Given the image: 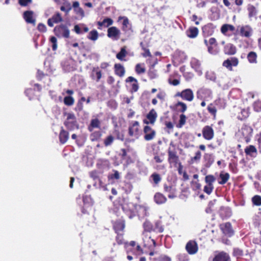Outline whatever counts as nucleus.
Here are the masks:
<instances>
[{"label": "nucleus", "instance_id": "864d4df0", "mask_svg": "<svg viewBox=\"0 0 261 261\" xmlns=\"http://www.w3.org/2000/svg\"><path fill=\"white\" fill-rule=\"evenodd\" d=\"M254 110L259 112L261 111V100H258L255 101L253 104Z\"/></svg>", "mask_w": 261, "mask_h": 261}, {"label": "nucleus", "instance_id": "2f4dec72", "mask_svg": "<svg viewBox=\"0 0 261 261\" xmlns=\"http://www.w3.org/2000/svg\"><path fill=\"white\" fill-rule=\"evenodd\" d=\"M113 23V20L110 18H105L102 21H98L97 24L99 27H108Z\"/></svg>", "mask_w": 261, "mask_h": 261}, {"label": "nucleus", "instance_id": "052dcab7", "mask_svg": "<svg viewBox=\"0 0 261 261\" xmlns=\"http://www.w3.org/2000/svg\"><path fill=\"white\" fill-rule=\"evenodd\" d=\"M201 157V153L200 151H197L195 153V155L191 159L192 161L194 162H198L200 161Z\"/></svg>", "mask_w": 261, "mask_h": 261}, {"label": "nucleus", "instance_id": "e433bc0d", "mask_svg": "<svg viewBox=\"0 0 261 261\" xmlns=\"http://www.w3.org/2000/svg\"><path fill=\"white\" fill-rule=\"evenodd\" d=\"M146 69L144 64H137L135 67V71L137 74H140L145 72Z\"/></svg>", "mask_w": 261, "mask_h": 261}, {"label": "nucleus", "instance_id": "9d476101", "mask_svg": "<svg viewBox=\"0 0 261 261\" xmlns=\"http://www.w3.org/2000/svg\"><path fill=\"white\" fill-rule=\"evenodd\" d=\"M202 135L204 138L207 140H212L214 136V132L212 127L205 126L202 129Z\"/></svg>", "mask_w": 261, "mask_h": 261}, {"label": "nucleus", "instance_id": "5fc2aeb1", "mask_svg": "<svg viewBox=\"0 0 261 261\" xmlns=\"http://www.w3.org/2000/svg\"><path fill=\"white\" fill-rule=\"evenodd\" d=\"M101 136V134L99 131H96L93 133L91 135V140L94 141L98 140Z\"/></svg>", "mask_w": 261, "mask_h": 261}, {"label": "nucleus", "instance_id": "bf43d9fd", "mask_svg": "<svg viewBox=\"0 0 261 261\" xmlns=\"http://www.w3.org/2000/svg\"><path fill=\"white\" fill-rule=\"evenodd\" d=\"M233 255L239 258L242 256L243 254V251L242 250L238 248H235L233 249Z\"/></svg>", "mask_w": 261, "mask_h": 261}, {"label": "nucleus", "instance_id": "393cba45", "mask_svg": "<svg viewBox=\"0 0 261 261\" xmlns=\"http://www.w3.org/2000/svg\"><path fill=\"white\" fill-rule=\"evenodd\" d=\"M198 34V29L196 27H191L186 31L188 37L191 38L196 37Z\"/></svg>", "mask_w": 261, "mask_h": 261}, {"label": "nucleus", "instance_id": "cd10ccee", "mask_svg": "<svg viewBox=\"0 0 261 261\" xmlns=\"http://www.w3.org/2000/svg\"><path fill=\"white\" fill-rule=\"evenodd\" d=\"M202 31L205 36H211L214 33V29L212 24H208L202 28Z\"/></svg>", "mask_w": 261, "mask_h": 261}, {"label": "nucleus", "instance_id": "423d86ee", "mask_svg": "<svg viewBox=\"0 0 261 261\" xmlns=\"http://www.w3.org/2000/svg\"><path fill=\"white\" fill-rule=\"evenodd\" d=\"M190 64L191 67L199 75L202 74V68L200 61L195 58H192L191 60Z\"/></svg>", "mask_w": 261, "mask_h": 261}, {"label": "nucleus", "instance_id": "5701e85b", "mask_svg": "<svg viewBox=\"0 0 261 261\" xmlns=\"http://www.w3.org/2000/svg\"><path fill=\"white\" fill-rule=\"evenodd\" d=\"M69 139V133L62 127L59 134V140L61 144L65 143Z\"/></svg>", "mask_w": 261, "mask_h": 261}, {"label": "nucleus", "instance_id": "473e14b6", "mask_svg": "<svg viewBox=\"0 0 261 261\" xmlns=\"http://www.w3.org/2000/svg\"><path fill=\"white\" fill-rule=\"evenodd\" d=\"M235 28L233 25L229 24H223L221 28V31L222 34H225L227 31H230L231 32L234 31Z\"/></svg>", "mask_w": 261, "mask_h": 261}, {"label": "nucleus", "instance_id": "de8ad7c7", "mask_svg": "<svg viewBox=\"0 0 261 261\" xmlns=\"http://www.w3.org/2000/svg\"><path fill=\"white\" fill-rule=\"evenodd\" d=\"M143 228L145 231L150 232L153 229V226L150 222L145 221L143 223Z\"/></svg>", "mask_w": 261, "mask_h": 261}, {"label": "nucleus", "instance_id": "ddd939ff", "mask_svg": "<svg viewBox=\"0 0 261 261\" xmlns=\"http://www.w3.org/2000/svg\"><path fill=\"white\" fill-rule=\"evenodd\" d=\"M252 131L253 129L250 126L244 124L242 126L240 133L247 140L252 135Z\"/></svg>", "mask_w": 261, "mask_h": 261}, {"label": "nucleus", "instance_id": "09e8293b", "mask_svg": "<svg viewBox=\"0 0 261 261\" xmlns=\"http://www.w3.org/2000/svg\"><path fill=\"white\" fill-rule=\"evenodd\" d=\"M113 171L114 172V173L110 174L108 175V178L109 179H119L120 178V175L119 172L115 170H113Z\"/></svg>", "mask_w": 261, "mask_h": 261}, {"label": "nucleus", "instance_id": "774afa93", "mask_svg": "<svg viewBox=\"0 0 261 261\" xmlns=\"http://www.w3.org/2000/svg\"><path fill=\"white\" fill-rule=\"evenodd\" d=\"M257 142L259 151L261 153V132L257 136Z\"/></svg>", "mask_w": 261, "mask_h": 261}, {"label": "nucleus", "instance_id": "79ce46f5", "mask_svg": "<svg viewBox=\"0 0 261 261\" xmlns=\"http://www.w3.org/2000/svg\"><path fill=\"white\" fill-rule=\"evenodd\" d=\"M168 160L169 161L176 162L178 159V156L176 155V152L172 151L170 149L168 150Z\"/></svg>", "mask_w": 261, "mask_h": 261}, {"label": "nucleus", "instance_id": "0eeeda50", "mask_svg": "<svg viewBox=\"0 0 261 261\" xmlns=\"http://www.w3.org/2000/svg\"><path fill=\"white\" fill-rule=\"evenodd\" d=\"M139 124L138 121H135L133 124L129 127L128 134L130 136L135 137L138 138L139 135Z\"/></svg>", "mask_w": 261, "mask_h": 261}, {"label": "nucleus", "instance_id": "2eb2a0df", "mask_svg": "<svg viewBox=\"0 0 261 261\" xmlns=\"http://www.w3.org/2000/svg\"><path fill=\"white\" fill-rule=\"evenodd\" d=\"M133 203L124 204L122 206L123 211L128 215L129 218L132 219L135 216Z\"/></svg>", "mask_w": 261, "mask_h": 261}, {"label": "nucleus", "instance_id": "680f3d73", "mask_svg": "<svg viewBox=\"0 0 261 261\" xmlns=\"http://www.w3.org/2000/svg\"><path fill=\"white\" fill-rule=\"evenodd\" d=\"M113 141L114 137L110 135L108 137H107L105 140L104 144L105 146H108L110 145L113 143Z\"/></svg>", "mask_w": 261, "mask_h": 261}, {"label": "nucleus", "instance_id": "c85d7f7f", "mask_svg": "<svg viewBox=\"0 0 261 261\" xmlns=\"http://www.w3.org/2000/svg\"><path fill=\"white\" fill-rule=\"evenodd\" d=\"M135 209L137 210L139 215H142L143 216L148 215V208L146 206L138 205L135 206Z\"/></svg>", "mask_w": 261, "mask_h": 261}, {"label": "nucleus", "instance_id": "72a5a7b5", "mask_svg": "<svg viewBox=\"0 0 261 261\" xmlns=\"http://www.w3.org/2000/svg\"><path fill=\"white\" fill-rule=\"evenodd\" d=\"M247 59L250 63H257V54L254 51H251L247 55Z\"/></svg>", "mask_w": 261, "mask_h": 261}, {"label": "nucleus", "instance_id": "3c124183", "mask_svg": "<svg viewBox=\"0 0 261 261\" xmlns=\"http://www.w3.org/2000/svg\"><path fill=\"white\" fill-rule=\"evenodd\" d=\"M124 223L123 222H117L114 225V227L116 231L122 230L124 228Z\"/></svg>", "mask_w": 261, "mask_h": 261}, {"label": "nucleus", "instance_id": "0e129e2a", "mask_svg": "<svg viewBox=\"0 0 261 261\" xmlns=\"http://www.w3.org/2000/svg\"><path fill=\"white\" fill-rule=\"evenodd\" d=\"M90 177L92 178L93 180L99 179V174L98 172L96 170H93L89 172Z\"/></svg>", "mask_w": 261, "mask_h": 261}, {"label": "nucleus", "instance_id": "412c9836", "mask_svg": "<svg viewBox=\"0 0 261 261\" xmlns=\"http://www.w3.org/2000/svg\"><path fill=\"white\" fill-rule=\"evenodd\" d=\"M154 201L158 204H162L167 201L166 197L161 193H156L154 196Z\"/></svg>", "mask_w": 261, "mask_h": 261}, {"label": "nucleus", "instance_id": "13d9d810", "mask_svg": "<svg viewBox=\"0 0 261 261\" xmlns=\"http://www.w3.org/2000/svg\"><path fill=\"white\" fill-rule=\"evenodd\" d=\"M50 41L52 44V49L53 50H56L57 49V40L55 37H51Z\"/></svg>", "mask_w": 261, "mask_h": 261}, {"label": "nucleus", "instance_id": "f03ea898", "mask_svg": "<svg viewBox=\"0 0 261 261\" xmlns=\"http://www.w3.org/2000/svg\"><path fill=\"white\" fill-rule=\"evenodd\" d=\"M197 97L203 100H211L213 98L212 91L208 88H201L197 91Z\"/></svg>", "mask_w": 261, "mask_h": 261}, {"label": "nucleus", "instance_id": "37998d69", "mask_svg": "<svg viewBox=\"0 0 261 261\" xmlns=\"http://www.w3.org/2000/svg\"><path fill=\"white\" fill-rule=\"evenodd\" d=\"M216 178L212 175H208L205 177V182L206 185L214 186L213 183L215 181Z\"/></svg>", "mask_w": 261, "mask_h": 261}, {"label": "nucleus", "instance_id": "c03bdc74", "mask_svg": "<svg viewBox=\"0 0 261 261\" xmlns=\"http://www.w3.org/2000/svg\"><path fill=\"white\" fill-rule=\"evenodd\" d=\"M203 158L207 162V164H208V166L211 165L214 161L212 154L205 153L204 155Z\"/></svg>", "mask_w": 261, "mask_h": 261}, {"label": "nucleus", "instance_id": "49530a36", "mask_svg": "<svg viewBox=\"0 0 261 261\" xmlns=\"http://www.w3.org/2000/svg\"><path fill=\"white\" fill-rule=\"evenodd\" d=\"M252 202L255 205H261V196L257 195L254 196L252 198Z\"/></svg>", "mask_w": 261, "mask_h": 261}, {"label": "nucleus", "instance_id": "f3484780", "mask_svg": "<svg viewBox=\"0 0 261 261\" xmlns=\"http://www.w3.org/2000/svg\"><path fill=\"white\" fill-rule=\"evenodd\" d=\"M220 217L222 219H226L231 216L232 212L229 207L221 206L219 212Z\"/></svg>", "mask_w": 261, "mask_h": 261}, {"label": "nucleus", "instance_id": "f257e3e1", "mask_svg": "<svg viewBox=\"0 0 261 261\" xmlns=\"http://www.w3.org/2000/svg\"><path fill=\"white\" fill-rule=\"evenodd\" d=\"M67 118L64 122V124L69 130H73L75 129H79V125L76 121V117L73 113H67Z\"/></svg>", "mask_w": 261, "mask_h": 261}, {"label": "nucleus", "instance_id": "7c9ffc66", "mask_svg": "<svg viewBox=\"0 0 261 261\" xmlns=\"http://www.w3.org/2000/svg\"><path fill=\"white\" fill-rule=\"evenodd\" d=\"M247 10L248 11V16L249 18L255 17L257 14V11L256 8L252 5L249 4L248 5Z\"/></svg>", "mask_w": 261, "mask_h": 261}, {"label": "nucleus", "instance_id": "7ed1b4c3", "mask_svg": "<svg viewBox=\"0 0 261 261\" xmlns=\"http://www.w3.org/2000/svg\"><path fill=\"white\" fill-rule=\"evenodd\" d=\"M56 35L59 37L68 38L69 36V30L64 25L56 27L54 29Z\"/></svg>", "mask_w": 261, "mask_h": 261}, {"label": "nucleus", "instance_id": "e2e57ef3", "mask_svg": "<svg viewBox=\"0 0 261 261\" xmlns=\"http://www.w3.org/2000/svg\"><path fill=\"white\" fill-rule=\"evenodd\" d=\"M213 189H214V186L206 185L204 187L203 191L205 193L210 195L212 192Z\"/></svg>", "mask_w": 261, "mask_h": 261}, {"label": "nucleus", "instance_id": "bb28decb", "mask_svg": "<svg viewBox=\"0 0 261 261\" xmlns=\"http://www.w3.org/2000/svg\"><path fill=\"white\" fill-rule=\"evenodd\" d=\"M91 77L93 80H95L97 82H98L101 79V72L98 67L93 68L91 73Z\"/></svg>", "mask_w": 261, "mask_h": 261}, {"label": "nucleus", "instance_id": "4d7b16f0", "mask_svg": "<svg viewBox=\"0 0 261 261\" xmlns=\"http://www.w3.org/2000/svg\"><path fill=\"white\" fill-rule=\"evenodd\" d=\"M207 48L208 53L212 55H216L219 52V50L217 48V46L216 47H214V45L208 46Z\"/></svg>", "mask_w": 261, "mask_h": 261}, {"label": "nucleus", "instance_id": "4be33fe9", "mask_svg": "<svg viewBox=\"0 0 261 261\" xmlns=\"http://www.w3.org/2000/svg\"><path fill=\"white\" fill-rule=\"evenodd\" d=\"M257 149L253 145H249L245 149V153L251 157L255 158L257 155Z\"/></svg>", "mask_w": 261, "mask_h": 261}, {"label": "nucleus", "instance_id": "a878e982", "mask_svg": "<svg viewBox=\"0 0 261 261\" xmlns=\"http://www.w3.org/2000/svg\"><path fill=\"white\" fill-rule=\"evenodd\" d=\"M114 68L115 73L117 75L122 77L124 75L125 69L122 65L120 64H115Z\"/></svg>", "mask_w": 261, "mask_h": 261}, {"label": "nucleus", "instance_id": "58836bf2", "mask_svg": "<svg viewBox=\"0 0 261 261\" xmlns=\"http://www.w3.org/2000/svg\"><path fill=\"white\" fill-rule=\"evenodd\" d=\"M126 54L127 52L126 51L125 47H123L121 48L120 52L117 54L116 58L121 61L125 60L124 58L126 56Z\"/></svg>", "mask_w": 261, "mask_h": 261}, {"label": "nucleus", "instance_id": "a211bd4d", "mask_svg": "<svg viewBox=\"0 0 261 261\" xmlns=\"http://www.w3.org/2000/svg\"><path fill=\"white\" fill-rule=\"evenodd\" d=\"M23 18L28 23L35 24V19L34 16V12L32 11H27L23 13Z\"/></svg>", "mask_w": 261, "mask_h": 261}, {"label": "nucleus", "instance_id": "9b49d317", "mask_svg": "<svg viewBox=\"0 0 261 261\" xmlns=\"http://www.w3.org/2000/svg\"><path fill=\"white\" fill-rule=\"evenodd\" d=\"M186 249L190 254H195L198 251L197 244L195 241L191 240L187 243Z\"/></svg>", "mask_w": 261, "mask_h": 261}, {"label": "nucleus", "instance_id": "6ab92c4d", "mask_svg": "<svg viewBox=\"0 0 261 261\" xmlns=\"http://www.w3.org/2000/svg\"><path fill=\"white\" fill-rule=\"evenodd\" d=\"M213 261H230V259L228 254L221 252L215 255Z\"/></svg>", "mask_w": 261, "mask_h": 261}, {"label": "nucleus", "instance_id": "a18cd8bd", "mask_svg": "<svg viewBox=\"0 0 261 261\" xmlns=\"http://www.w3.org/2000/svg\"><path fill=\"white\" fill-rule=\"evenodd\" d=\"M187 120V117L185 115L182 114L179 116V120L178 124L177 125V127L180 128L182 127L186 123Z\"/></svg>", "mask_w": 261, "mask_h": 261}, {"label": "nucleus", "instance_id": "39448f33", "mask_svg": "<svg viewBox=\"0 0 261 261\" xmlns=\"http://www.w3.org/2000/svg\"><path fill=\"white\" fill-rule=\"evenodd\" d=\"M120 31L115 27H111L108 29L107 36L113 40H118L120 37Z\"/></svg>", "mask_w": 261, "mask_h": 261}, {"label": "nucleus", "instance_id": "c756f323", "mask_svg": "<svg viewBox=\"0 0 261 261\" xmlns=\"http://www.w3.org/2000/svg\"><path fill=\"white\" fill-rule=\"evenodd\" d=\"M100 125V121L97 118L91 120L90 126L88 127L89 130L91 132L94 128H99Z\"/></svg>", "mask_w": 261, "mask_h": 261}, {"label": "nucleus", "instance_id": "4468645a", "mask_svg": "<svg viewBox=\"0 0 261 261\" xmlns=\"http://www.w3.org/2000/svg\"><path fill=\"white\" fill-rule=\"evenodd\" d=\"M252 34L253 30L250 26L246 25L241 27L240 35L242 36L249 38L252 36Z\"/></svg>", "mask_w": 261, "mask_h": 261}, {"label": "nucleus", "instance_id": "dca6fc26", "mask_svg": "<svg viewBox=\"0 0 261 261\" xmlns=\"http://www.w3.org/2000/svg\"><path fill=\"white\" fill-rule=\"evenodd\" d=\"M220 227L223 233L225 235L230 237L233 234V231L232 229L231 225L230 223L227 222L225 224H221Z\"/></svg>", "mask_w": 261, "mask_h": 261}, {"label": "nucleus", "instance_id": "4c0bfd02", "mask_svg": "<svg viewBox=\"0 0 261 261\" xmlns=\"http://www.w3.org/2000/svg\"><path fill=\"white\" fill-rule=\"evenodd\" d=\"M220 178L221 180L218 182L219 184L220 185H223L228 181V179L229 178V174L228 173H221L220 174Z\"/></svg>", "mask_w": 261, "mask_h": 261}, {"label": "nucleus", "instance_id": "ea45409f", "mask_svg": "<svg viewBox=\"0 0 261 261\" xmlns=\"http://www.w3.org/2000/svg\"><path fill=\"white\" fill-rule=\"evenodd\" d=\"M150 178L152 179V181L155 185H157L161 181V176L156 173H153L150 176Z\"/></svg>", "mask_w": 261, "mask_h": 261}, {"label": "nucleus", "instance_id": "8fccbe9b", "mask_svg": "<svg viewBox=\"0 0 261 261\" xmlns=\"http://www.w3.org/2000/svg\"><path fill=\"white\" fill-rule=\"evenodd\" d=\"M164 190L165 192L168 193H175L176 191L175 189L172 185H167V184L164 185Z\"/></svg>", "mask_w": 261, "mask_h": 261}, {"label": "nucleus", "instance_id": "aec40b11", "mask_svg": "<svg viewBox=\"0 0 261 261\" xmlns=\"http://www.w3.org/2000/svg\"><path fill=\"white\" fill-rule=\"evenodd\" d=\"M72 8H73L74 12L80 16L82 18L85 16V13L82 8L80 7V4L78 2L75 1L73 3Z\"/></svg>", "mask_w": 261, "mask_h": 261}, {"label": "nucleus", "instance_id": "b1692460", "mask_svg": "<svg viewBox=\"0 0 261 261\" xmlns=\"http://www.w3.org/2000/svg\"><path fill=\"white\" fill-rule=\"evenodd\" d=\"M224 53L228 55H232L236 53V47L232 44H227L224 47Z\"/></svg>", "mask_w": 261, "mask_h": 261}, {"label": "nucleus", "instance_id": "1a4fd4ad", "mask_svg": "<svg viewBox=\"0 0 261 261\" xmlns=\"http://www.w3.org/2000/svg\"><path fill=\"white\" fill-rule=\"evenodd\" d=\"M239 63L238 59L235 57L230 58L225 60L223 63V66L229 70H232V66H237Z\"/></svg>", "mask_w": 261, "mask_h": 261}, {"label": "nucleus", "instance_id": "603ef678", "mask_svg": "<svg viewBox=\"0 0 261 261\" xmlns=\"http://www.w3.org/2000/svg\"><path fill=\"white\" fill-rule=\"evenodd\" d=\"M74 100L71 96H66L64 98V102L67 106H72L74 103Z\"/></svg>", "mask_w": 261, "mask_h": 261}, {"label": "nucleus", "instance_id": "a19ab883", "mask_svg": "<svg viewBox=\"0 0 261 261\" xmlns=\"http://www.w3.org/2000/svg\"><path fill=\"white\" fill-rule=\"evenodd\" d=\"M205 77L206 79L213 82H215L216 80V74L212 71H207L205 73Z\"/></svg>", "mask_w": 261, "mask_h": 261}, {"label": "nucleus", "instance_id": "f704fd0d", "mask_svg": "<svg viewBox=\"0 0 261 261\" xmlns=\"http://www.w3.org/2000/svg\"><path fill=\"white\" fill-rule=\"evenodd\" d=\"M175 107L178 112L181 113L185 112L187 109L186 104L180 101L178 102L175 105Z\"/></svg>", "mask_w": 261, "mask_h": 261}, {"label": "nucleus", "instance_id": "69168bd1", "mask_svg": "<svg viewBox=\"0 0 261 261\" xmlns=\"http://www.w3.org/2000/svg\"><path fill=\"white\" fill-rule=\"evenodd\" d=\"M207 110L211 114L214 116L216 115L217 110L215 107H214L213 104H210L207 107Z\"/></svg>", "mask_w": 261, "mask_h": 261}, {"label": "nucleus", "instance_id": "f8f14e48", "mask_svg": "<svg viewBox=\"0 0 261 261\" xmlns=\"http://www.w3.org/2000/svg\"><path fill=\"white\" fill-rule=\"evenodd\" d=\"M157 117V113L154 109L150 111L149 113L146 116L147 119H144L143 122L145 124H154Z\"/></svg>", "mask_w": 261, "mask_h": 261}, {"label": "nucleus", "instance_id": "6e6d98bb", "mask_svg": "<svg viewBox=\"0 0 261 261\" xmlns=\"http://www.w3.org/2000/svg\"><path fill=\"white\" fill-rule=\"evenodd\" d=\"M50 18L55 23H58L62 21V16L59 13H57L55 15H53L52 17Z\"/></svg>", "mask_w": 261, "mask_h": 261}, {"label": "nucleus", "instance_id": "6e6552de", "mask_svg": "<svg viewBox=\"0 0 261 261\" xmlns=\"http://www.w3.org/2000/svg\"><path fill=\"white\" fill-rule=\"evenodd\" d=\"M143 131L145 134L144 138L146 141H150L154 138L155 132L151 127L148 125L145 126Z\"/></svg>", "mask_w": 261, "mask_h": 261}, {"label": "nucleus", "instance_id": "20e7f679", "mask_svg": "<svg viewBox=\"0 0 261 261\" xmlns=\"http://www.w3.org/2000/svg\"><path fill=\"white\" fill-rule=\"evenodd\" d=\"M177 96H180L184 100L191 101L194 99V94L190 89H187L176 94Z\"/></svg>", "mask_w": 261, "mask_h": 261}, {"label": "nucleus", "instance_id": "338daca9", "mask_svg": "<svg viewBox=\"0 0 261 261\" xmlns=\"http://www.w3.org/2000/svg\"><path fill=\"white\" fill-rule=\"evenodd\" d=\"M169 83L173 86H177L179 84L180 81L179 79H173L172 80V77L170 76L168 79Z\"/></svg>", "mask_w": 261, "mask_h": 261}, {"label": "nucleus", "instance_id": "c9c22d12", "mask_svg": "<svg viewBox=\"0 0 261 261\" xmlns=\"http://www.w3.org/2000/svg\"><path fill=\"white\" fill-rule=\"evenodd\" d=\"M98 32L95 30H93L90 31L88 35L87 36V38L89 39H90L92 41H95L98 39Z\"/></svg>", "mask_w": 261, "mask_h": 261}]
</instances>
